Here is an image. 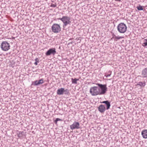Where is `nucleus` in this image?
Instances as JSON below:
<instances>
[{
	"mask_svg": "<svg viewBox=\"0 0 147 147\" xmlns=\"http://www.w3.org/2000/svg\"><path fill=\"white\" fill-rule=\"evenodd\" d=\"M96 85L98 86V89L99 90L100 95L104 94L106 93L107 90L106 84H102L97 83L96 84Z\"/></svg>",
	"mask_w": 147,
	"mask_h": 147,
	"instance_id": "obj_1",
	"label": "nucleus"
},
{
	"mask_svg": "<svg viewBox=\"0 0 147 147\" xmlns=\"http://www.w3.org/2000/svg\"><path fill=\"white\" fill-rule=\"evenodd\" d=\"M117 29L118 32L121 33H124L127 30V27L125 24L121 23L117 26Z\"/></svg>",
	"mask_w": 147,
	"mask_h": 147,
	"instance_id": "obj_2",
	"label": "nucleus"
},
{
	"mask_svg": "<svg viewBox=\"0 0 147 147\" xmlns=\"http://www.w3.org/2000/svg\"><path fill=\"white\" fill-rule=\"evenodd\" d=\"M90 92L92 95L94 96L100 95L99 90L97 86L91 87L90 88Z\"/></svg>",
	"mask_w": 147,
	"mask_h": 147,
	"instance_id": "obj_3",
	"label": "nucleus"
},
{
	"mask_svg": "<svg viewBox=\"0 0 147 147\" xmlns=\"http://www.w3.org/2000/svg\"><path fill=\"white\" fill-rule=\"evenodd\" d=\"M1 49L4 51H8L10 48V45L7 41H3L0 45Z\"/></svg>",
	"mask_w": 147,
	"mask_h": 147,
	"instance_id": "obj_4",
	"label": "nucleus"
},
{
	"mask_svg": "<svg viewBox=\"0 0 147 147\" xmlns=\"http://www.w3.org/2000/svg\"><path fill=\"white\" fill-rule=\"evenodd\" d=\"M52 30L54 33H58L61 30V28L60 25L57 24H54L52 27Z\"/></svg>",
	"mask_w": 147,
	"mask_h": 147,
	"instance_id": "obj_5",
	"label": "nucleus"
},
{
	"mask_svg": "<svg viewBox=\"0 0 147 147\" xmlns=\"http://www.w3.org/2000/svg\"><path fill=\"white\" fill-rule=\"evenodd\" d=\"M70 18L67 16H63V19L62 22L63 23V27L64 28L68 24L71 23Z\"/></svg>",
	"mask_w": 147,
	"mask_h": 147,
	"instance_id": "obj_6",
	"label": "nucleus"
},
{
	"mask_svg": "<svg viewBox=\"0 0 147 147\" xmlns=\"http://www.w3.org/2000/svg\"><path fill=\"white\" fill-rule=\"evenodd\" d=\"M56 53V49L55 48H53L50 49L45 53V55L47 56L50 55H55Z\"/></svg>",
	"mask_w": 147,
	"mask_h": 147,
	"instance_id": "obj_7",
	"label": "nucleus"
},
{
	"mask_svg": "<svg viewBox=\"0 0 147 147\" xmlns=\"http://www.w3.org/2000/svg\"><path fill=\"white\" fill-rule=\"evenodd\" d=\"M79 123L77 121H74L73 124L70 126V128L71 129L73 130L75 129H79L80 128Z\"/></svg>",
	"mask_w": 147,
	"mask_h": 147,
	"instance_id": "obj_8",
	"label": "nucleus"
},
{
	"mask_svg": "<svg viewBox=\"0 0 147 147\" xmlns=\"http://www.w3.org/2000/svg\"><path fill=\"white\" fill-rule=\"evenodd\" d=\"M98 108V111L101 113H103L106 109L105 105H100Z\"/></svg>",
	"mask_w": 147,
	"mask_h": 147,
	"instance_id": "obj_9",
	"label": "nucleus"
},
{
	"mask_svg": "<svg viewBox=\"0 0 147 147\" xmlns=\"http://www.w3.org/2000/svg\"><path fill=\"white\" fill-rule=\"evenodd\" d=\"M43 83V80L42 79L39 81L36 80L35 81L32 82V84L34 86H38L42 84Z\"/></svg>",
	"mask_w": 147,
	"mask_h": 147,
	"instance_id": "obj_10",
	"label": "nucleus"
},
{
	"mask_svg": "<svg viewBox=\"0 0 147 147\" xmlns=\"http://www.w3.org/2000/svg\"><path fill=\"white\" fill-rule=\"evenodd\" d=\"M142 76L143 78H146L147 77V68L143 69L142 72Z\"/></svg>",
	"mask_w": 147,
	"mask_h": 147,
	"instance_id": "obj_11",
	"label": "nucleus"
},
{
	"mask_svg": "<svg viewBox=\"0 0 147 147\" xmlns=\"http://www.w3.org/2000/svg\"><path fill=\"white\" fill-rule=\"evenodd\" d=\"M64 89L63 88H61L59 89L57 91V94L58 95H61L63 94Z\"/></svg>",
	"mask_w": 147,
	"mask_h": 147,
	"instance_id": "obj_12",
	"label": "nucleus"
},
{
	"mask_svg": "<svg viewBox=\"0 0 147 147\" xmlns=\"http://www.w3.org/2000/svg\"><path fill=\"white\" fill-rule=\"evenodd\" d=\"M141 134L144 138L145 139L147 138V129H145L142 131Z\"/></svg>",
	"mask_w": 147,
	"mask_h": 147,
	"instance_id": "obj_13",
	"label": "nucleus"
},
{
	"mask_svg": "<svg viewBox=\"0 0 147 147\" xmlns=\"http://www.w3.org/2000/svg\"><path fill=\"white\" fill-rule=\"evenodd\" d=\"M106 106V110H108L110 109L111 106V104L110 102L108 100L107 102L105 103Z\"/></svg>",
	"mask_w": 147,
	"mask_h": 147,
	"instance_id": "obj_14",
	"label": "nucleus"
},
{
	"mask_svg": "<svg viewBox=\"0 0 147 147\" xmlns=\"http://www.w3.org/2000/svg\"><path fill=\"white\" fill-rule=\"evenodd\" d=\"M146 83L145 82H138V84H137V85H139L142 87H144Z\"/></svg>",
	"mask_w": 147,
	"mask_h": 147,
	"instance_id": "obj_15",
	"label": "nucleus"
},
{
	"mask_svg": "<svg viewBox=\"0 0 147 147\" xmlns=\"http://www.w3.org/2000/svg\"><path fill=\"white\" fill-rule=\"evenodd\" d=\"M72 83V84H76L77 83V81H78L79 80V79H76L75 78L74 79H73V78H72L71 79Z\"/></svg>",
	"mask_w": 147,
	"mask_h": 147,
	"instance_id": "obj_16",
	"label": "nucleus"
},
{
	"mask_svg": "<svg viewBox=\"0 0 147 147\" xmlns=\"http://www.w3.org/2000/svg\"><path fill=\"white\" fill-rule=\"evenodd\" d=\"M24 132L22 131H19L17 134L18 136L19 137H21L22 136L24 135Z\"/></svg>",
	"mask_w": 147,
	"mask_h": 147,
	"instance_id": "obj_17",
	"label": "nucleus"
},
{
	"mask_svg": "<svg viewBox=\"0 0 147 147\" xmlns=\"http://www.w3.org/2000/svg\"><path fill=\"white\" fill-rule=\"evenodd\" d=\"M123 37L120 36H115V38L114 40L115 41H117L118 40L122 38H123Z\"/></svg>",
	"mask_w": 147,
	"mask_h": 147,
	"instance_id": "obj_18",
	"label": "nucleus"
},
{
	"mask_svg": "<svg viewBox=\"0 0 147 147\" xmlns=\"http://www.w3.org/2000/svg\"><path fill=\"white\" fill-rule=\"evenodd\" d=\"M136 8L138 10L140 11L143 10V6H141L140 5H139L138 6H137Z\"/></svg>",
	"mask_w": 147,
	"mask_h": 147,
	"instance_id": "obj_19",
	"label": "nucleus"
},
{
	"mask_svg": "<svg viewBox=\"0 0 147 147\" xmlns=\"http://www.w3.org/2000/svg\"><path fill=\"white\" fill-rule=\"evenodd\" d=\"M64 94H67L68 93V90L67 89H66L65 90H64Z\"/></svg>",
	"mask_w": 147,
	"mask_h": 147,
	"instance_id": "obj_20",
	"label": "nucleus"
},
{
	"mask_svg": "<svg viewBox=\"0 0 147 147\" xmlns=\"http://www.w3.org/2000/svg\"><path fill=\"white\" fill-rule=\"evenodd\" d=\"M57 6V5H56V4H53V3H51V5H50V6L51 7H56Z\"/></svg>",
	"mask_w": 147,
	"mask_h": 147,
	"instance_id": "obj_21",
	"label": "nucleus"
},
{
	"mask_svg": "<svg viewBox=\"0 0 147 147\" xmlns=\"http://www.w3.org/2000/svg\"><path fill=\"white\" fill-rule=\"evenodd\" d=\"M143 45L144 46H147V43L146 41L143 43Z\"/></svg>",
	"mask_w": 147,
	"mask_h": 147,
	"instance_id": "obj_22",
	"label": "nucleus"
},
{
	"mask_svg": "<svg viewBox=\"0 0 147 147\" xmlns=\"http://www.w3.org/2000/svg\"><path fill=\"white\" fill-rule=\"evenodd\" d=\"M63 66L64 67H62V66L60 65V66H59V69L62 68H62H64L65 67V65H63Z\"/></svg>",
	"mask_w": 147,
	"mask_h": 147,
	"instance_id": "obj_23",
	"label": "nucleus"
},
{
	"mask_svg": "<svg viewBox=\"0 0 147 147\" xmlns=\"http://www.w3.org/2000/svg\"><path fill=\"white\" fill-rule=\"evenodd\" d=\"M108 100H105V101H102V102H101L100 103H104V104H105V103H106L107 101H108Z\"/></svg>",
	"mask_w": 147,
	"mask_h": 147,
	"instance_id": "obj_24",
	"label": "nucleus"
},
{
	"mask_svg": "<svg viewBox=\"0 0 147 147\" xmlns=\"http://www.w3.org/2000/svg\"><path fill=\"white\" fill-rule=\"evenodd\" d=\"M58 20H61L62 22L63 21V16L62 18H58Z\"/></svg>",
	"mask_w": 147,
	"mask_h": 147,
	"instance_id": "obj_25",
	"label": "nucleus"
},
{
	"mask_svg": "<svg viewBox=\"0 0 147 147\" xmlns=\"http://www.w3.org/2000/svg\"><path fill=\"white\" fill-rule=\"evenodd\" d=\"M83 65H78V67L79 68H80L81 67V66H82ZM83 69L82 68L81 69Z\"/></svg>",
	"mask_w": 147,
	"mask_h": 147,
	"instance_id": "obj_26",
	"label": "nucleus"
},
{
	"mask_svg": "<svg viewBox=\"0 0 147 147\" xmlns=\"http://www.w3.org/2000/svg\"><path fill=\"white\" fill-rule=\"evenodd\" d=\"M56 120H57V121H62V120L61 119H60L59 118H57L56 119Z\"/></svg>",
	"mask_w": 147,
	"mask_h": 147,
	"instance_id": "obj_27",
	"label": "nucleus"
},
{
	"mask_svg": "<svg viewBox=\"0 0 147 147\" xmlns=\"http://www.w3.org/2000/svg\"><path fill=\"white\" fill-rule=\"evenodd\" d=\"M35 62H37V63L38 62L39 60L38 59V58H36L35 59Z\"/></svg>",
	"mask_w": 147,
	"mask_h": 147,
	"instance_id": "obj_28",
	"label": "nucleus"
},
{
	"mask_svg": "<svg viewBox=\"0 0 147 147\" xmlns=\"http://www.w3.org/2000/svg\"><path fill=\"white\" fill-rule=\"evenodd\" d=\"M115 36H116V35L114 34H113V37L112 38H111V39L112 38H115Z\"/></svg>",
	"mask_w": 147,
	"mask_h": 147,
	"instance_id": "obj_29",
	"label": "nucleus"
},
{
	"mask_svg": "<svg viewBox=\"0 0 147 147\" xmlns=\"http://www.w3.org/2000/svg\"><path fill=\"white\" fill-rule=\"evenodd\" d=\"M58 121H57V120H56V119H55V121H54V122L56 124L57 123V122Z\"/></svg>",
	"mask_w": 147,
	"mask_h": 147,
	"instance_id": "obj_30",
	"label": "nucleus"
},
{
	"mask_svg": "<svg viewBox=\"0 0 147 147\" xmlns=\"http://www.w3.org/2000/svg\"><path fill=\"white\" fill-rule=\"evenodd\" d=\"M111 74H108V75H107V76H106V77H109V76H110V75H111Z\"/></svg>",
	"mask_w": 147,
	"mask_h": 147,
	"instance_id": "obj_31",
	"label": "nucleus"
},
{
	"mask_svg": "<svg viewBox=\"0 0 147 147\" xmlns=\"http://www.w3.org/2000/svg\"><path fill=\"white\" fill-rule=\"evenodd\" d=\"M34 64H37V62H34Z\"/></svg>",
	"mask_w": 147,
	"mask_h": 147,
	"instance_id": "obj_32",
	"label": "nucleus"
},
{
	"mask_svg": "<svg viewBox=\"0 0 147 147\" xmlns=\"http://www.w3.org/2000/svg\"><path fill=\"white\" fill-rule=\"evenodd\" d=\"M109 73H110V74H111V71H109Z\"/></svg>",
	"mask_w": 147,
	"mask_h": 147,
	"instance_id": "obj_33",
	"label": "nucleus"
},
{
	"mask_svg": "<svg viewBox=\"0 0 147 147\" xmlns=\"http://www.w3.org/2000/svg\"><path fill=\"white\" fill-rule=\"evenodd\" d=\"M117 1H120L121 0H115Z\"/></svg>",
	"mask_w": 147,
	"mask_h": 147,
	"instance_id": "obj_34",
	"label": "nucleus"
},
{
	"mask_svg": "<svg viewBox=\"0 0 147 147\" xmlns=\"http://www.w3.org/2000/svg\"><path fill=\"white\" fill-rule=\"evenodd\" d=\"M11 67H13V66H12V65H10Z\"/></svg>",
	"mask_w": 147,
	"mask_h": 147,
	"instance_id": "obj_35",
	"label": "nucleus"
},
{
	"mask_svg": "<svg viewBox=\"0 0 147 147\" xmlns=\"http://www.w3.org/2000/svg\"><path fill=\"white\" fill-rule=\"evenodd\" d=\"M146 40V42L147 43V39L146 40Z\"/></svg>",
	"mask_w": 147,
	"mask_h": 147,
	"instance_id": "obj_36",
	"label": "nucleus"
}]
</instances>
